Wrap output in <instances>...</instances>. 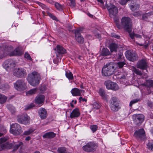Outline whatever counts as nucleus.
<instances>
[{"mask_svg":"<svg viewBox=\"0 0 153 153\" xmlns=\"http://www.w3.org/2000/svg\"><path fill=\"white\" fill-rule=\"evenodd\" d=\"M14 86L16 89L19 91L24 90L26 87L24 81L22 79L17 81L14 84Z\"/></svg>","mask_w":153,"mask_h":153,"instance_id":"nucleus-9","label":"nucleus"},{"mask_svg":"<svg viewBox=\"0 0 153 153\" xmlns=\"http://www.w3.org/2000/svg\"><path fill=\"white\" fill-rule=\"evenodd\" d=\"M99 95L102 97V99L104 100H106L107 98L104 90L102 88H100L99 90Z\"/></svg>","mask_w":153,"mask_h":153,"instance_id":"nucleus-29","label":"nucleus"},{"mask_svg":"<svg viewBox=\"0 0 153 153\" xmlns=\"http://www.w3.org/2000/svg\"><path fill=\"white\" fill-rule=\"evenodd\" d=\"M109 102L110 108L113 112H116L120 109V102L117 97H111L109 100Z\"/></svg>","mask_w":153,"mask_h":153,"instance_id":"nucleus-2","label":"nucleus"},{"mask_svg":"<svg viewBox=\"0 0 153 153\" xmlns=\"http://www.w3.org/2000/svg\"><path fill=\"white\" fill-rule=\"evenodd\" d=\"M130 69L136 74L141 76L142 75V73L141 71L139 69H137L135 67L133 66H131L130 67Z\"/></svg>","mask_w":153,"mask_h":153,"instance_id":"nucleus-30","label":"nucleus"},{"mask_svg":"<svg viewBox=\"0 0 153 153\" xmlns=\"http://www.w3.org/2000/svg\"><path fill=\"white\" fill-rule=\"evenodd\" d=\"M115 70L114 65L112 62L108 63L102 68V75L105 76H111L114 73Z\"/></svg>","mask_w":153,"mask_h":153,"instance_id":"nucleus-3","label":"nucleus"},{"mask_svg":"<svg viewBox=\"0 0 153 153\" xmlns=\"http://www.w3.org/2000/svg\"><path fill=\"white\" fill-rule=\"evenodd\" d=\"M7 97L3 95L0 94V103L2 104L6 102Z\"/></svg>","mask_w":153,"mask_h":153,"instance_id":"nucleus-33","label":"nucleus"},{"mask_svg":"<svg viewBox=\"0 0 153 153\" xmlns=\"http://www.w3.org/2000/svg\"><path fill=\"white\" fill-rule=\"evenodd\" d=\"M56 134L53 132H50L45 133L43 136L44 138H47L49 139L52 138L56 136Z\"/></svg>","mask_w":153,"mask_h":153,"instance_id":"nucleus-24","label":"nucleus"},{"mask_svg":"<svg viewBox=\"0 0 153 153\" xmlns=\"http://www.w3.org/2000/svg\"><path fill=\"white\" fill-rule=\"evenodd\" d=\"M40 78L39 75L37 73L34 71L28 74L27 80L30 85L33 86H36L39 83Z\"/></svg>","mask_w":153,"mask_h":153,"instance_id":"nucleus-1","label":"nucleus"},{"mask_svg":"<svg viewBox=\"0 0 153 153\" xmlns=\"http://www.w3.org/2000/svg\"><path fill=\"white\" fill-rule=\"evenodd\" d=\"M55 50H56V53L57 56L60 54H63L66 53V50L62 46L59 45H57L56 47V49L55 48Z\"/></svg>","mask_w":153,"mask_h":153,"instance_id":"nucleus-18","label":"nucleus"},{"mask_svg":"<svg viewBox=\"0 0 153 153\" xmlns=\"http://www.w3.org/2000/svg\"><path fill=\"white\" fill-rule=\"evenodd\" d=\"M79 100L80 101H81L82 100L83 101H86L87 100L85 99V98H83L82 97H79Z\"/></svg>","mask_w":153,"mask_h":153,"instance_id":"nucleus-61","label":"nucleus"},{"mask_svg":"<svg viewBox=\"0 0 153 153\" xmlns=\"http://www.w3.org/2000/svg\"><path fill=\"white\" fill-rule=\"evenodd\" d=\"M101 55L103 56H107L110 54V52L107 48H103L101 53Z\"/></svg>","mask_w":153,"mask_h":153,"instance_id":"nucleus-32","label":"nucleus"},{"mask_svg":"<svg viewBox=\"0 0 153 153\" xmlns=\"http://www.w3.org/2000/svg\"><path fill=\"white\" fill-rule=\"evenodd\" d=\"M88 15L91 18H92L93 16V15H91V14L90 13H88Z\"/></svg>","mask_w":153,"mask_h":153,"instance_id":"nucleus-64","label":"nucleus"},{"mask_svg":"<svg viewBox=\"0 0 153 153\" xmlns=\"http://www.w3.org/2000/svg\"><path fill=\"white\" fill-rule=\"evenodd\" d=\"M131 32H129V36L132 39H134L135 38V34L132 33H130Z\"/></svg>","mask_w":153,"mask_h":153,"instance_id":"nucleus-56","label":"nucleus"},{"mask_svg":"<svg viewBox=\"0 0 153 153\" xmlns=\"http://www.w3.org/2000/svg\"><path fill=\"white\" fill-rule=\"evenodd\" d=\"M39 115L42 119H45L47 116V112L44 108H41L39 111Z\"/></svg>","mask_w":153,"mask_h":153,"instance_id":"nucleus-21","label":"nucleus"},{"mask_svg":"<svg viewBox=\"0 0 153 153\" xmlns=\"http://www.w3.org/2000/svg\"><path fill=\"white\" fill-rule=\"evenodd\" d=\"M13 74L17 77L21 78L26 76L27 73L25 69L20 68L14 69Z\"/></svg>","mask_w":153,"mask_h":153,"instance_id":"nucleus-7","label":"nucleus"},{"mask_svg":"<svg viewBox=\"0 0 153 153\" xmlns=\"http://www.w3.org/2000/svg\"><path fill=\"white\" fill-rule=\"evenodd\" d=\"M71 93L73 96H80L81 95L80 90L77 88H74L71 91Z\"/></svg>","mask_w":153,"mask_h":153,"instance_id":"nucleus-25","label":"nucleus"},{"mask_svg":"<svg viewBox=\"0 0 153 153\" xmlns=\"http://www.w3.org/2000/svg\"><path fill=\"white\" fill-rule=\"evenodd\" d=\"M143 85L145 86V88L148 91V94H149L151 93V90L153 89V80H146Z\"/></svg>","mask_w":153,"mask_h":153,"instance_id":"nucleus-15","label":"nucleus"},{"mask_svg":"<svg viewBox=\"0 0 153 153\" xmlns=\"http://www.w3.org/2000/svg\"><path fill=\"white\" fill-rule=\"evenodd\" d=\"M133 16L135 17H137L140 16V14L138 12H136L132 13Z\"/></svg>","mask_w":153,"mask_h":153,"instance_id":"nucleus-57","label":"nucleus"},{"mask_svg":"<svg viewBox=\"0 0 153 153\" xmlns=\"http://www.w3.org/2000/svg\"><path fill=\"white\" fill-rule=\"evenodd\" d=\"M37 90V88L31 89L27 92V94L31 95L34 94L36 93Z\"/></svg>","mask_w":153,"mask_h":153,"instance_id":"nucleus-39","label":"nucleus"},{"mask_svg":"<svg viewBox=\"0 0 153 153\" xmlns=\"http://www.w3.org/2000/svg\"><path fill=\"white\" fill-rule=\"evenodd\" d=\"M134 136L137 138L144 139L145 137V131L143 129H140L134 132Z\"/></svg>","mask_w":153,"mask_h":153,"instance_id":"nucleus-17","label":"nucleus"},{"mask_svg":"<svg viewBox=\"0 0 153 153\" xmlns=\"http://www.w3.org/2000/svg\"><path fill=\"white\" fill-rule=\"evenodd\" d=\"M79 30H76L75 31V36L76 41L79 43L82 44L83 42L84 39L81 36L79 33Z\"/></svg>","mask_w":153,"mask_h":153,"instance_id":"nucleus-19","label":"nucleus"},{"mask_svg":"<svg viewBox=\"0 0 153 153\" xmlns=\"http://www.w3.org/2000/svg\"><path fill=\"white\" fill-rule=\"evenodd\" d=\"M120 26L122 29L123 28L128 33L131 32L132 30L131 22V19L128 17H123L121 21Z\"/></svg>","mask_w":153,"mask_h":153,"instance_id":"nucleus-4","label":"nucleus"},{"mask_svg":"<svg viewBox=\"0 0 153 153\" xmlns=\"http://www.w3.org/2000/svg\"><path fill=\"white\" fill-rule=\"evenodd\" d=\"M11 50V48L7 46L5 44H1L0 45V51H2L4 53H7Z\"/></svg>","mask_w":153,"mask_h":153,"instance_id":"nucleus-22","label":"nucleus"},{"mask_svg":"<svg viewBox=\"0 0 153 153\" xmlns=\"http://www.w3.org/2000/svg\"><path fill=\"white\" fill-rule=\"evenodd\" d=\"M30 138H31L30 136H28L26 137L25 140L26 141H29L30 140Z\"/></svg>","mask_w":153,"mask_h":153,"instance_id":"nucleus-62","label":"nucleus"},{"mask_svg":"<svg viewBox=\"0 0 153 153\" xmlns=\"http://www.w3.org/2000/svg\"><path fill=\"white\" fill-rule=\"evenodd\" d=\"M135 37H136V38H141V36L139 34H135Z\"/></svg>","mask_w":153,"mask_h":153,"instance_id":"nucleus-60","label":"nucleus"},{"mask_svg":"<svg viewBox=\"0 0 153 153\" xmlns=\"http://www.w3.org/2000/svg\"><path fill=\"white\" fill-rule=\"evenodd\" d=\"M55 5L57 9L58 10L62 11L63 10V6L58 3H56Z\"/></svg>","mask_w":153,"mask_h":153,"instance_id":"nucleus-40","label":"nucleus"},{"mask_svg":"<svg viewBox=\"0 0 153 153\" xmlns=\"http://www.w3.org/2000/svg\"><path fill=\"white\" fill-rule=\"evenodd\" d=\"M153 12H150L147 13H143L142 17V19L143 20L147 21L149 17L153 14Z\"/></svg>","mask_w":153,"mask_h":153,"instance_id":"nucleus-26","label":"nucleus"},{"mask_svg":"<svg viewBox=\"0 0 153 153\" xmlns=\"http://www.w3.org/2000/svg\"><path fill=\"white\" fill-rule=\"evenodd\" d=\"M129 6L130 9L132 11L138 10L140 7L139 4H134L133 3H131Z\"/></svg>","mask_w":153,"mask_h":153,"instance_id":"nucleus-28","label":"nucleus"},{"mask_svg":"<svg viewBox=\"0 0 153 153\" xmlns=\"http://www.w3.org/2000/svg\"><path fill=\"white\" fill-rule=\"evenodd\" d=\"M8 138L6 137H4L3 138H0V144L3 143L5 142H6Z\"/></svg>","mask_w":153,"mask_h":153,"instance_id":"nucleus-49","label":"nucleus"},{"mask_svg":"<svg viewBox=\"0 0 153 153\" xmlns=\"http://www.w3.org/2000/svg\"><path fill=\"white\" fill-rule=\"evenodd\" d=\"M114 21L117 27L119 29H122V27L119 24V19L118 18H116V16L114 18Z\"/></svg>","mask_w":153,"mask_h":153,"instance_id":"nucleus-34","label":"nucleus"},{"mask_svg":"<svg viewBox=\"0 0 153 153\" xmlns=\"http://www.w3.org/2000/svg\"><path fill=\"white\" fill-rule=\"evenodd\" d=\"M45 97L42 95L37 96L35 98V103L37 104H40L43 103L45 101Z\"/></svg>","mask_w":153,"mask_h":153,"instance_id":"nucleus-20","label":"nucleus"},{"mask_svg":"<svg viewBox=\"0 0 153 153\" xmlns=\"http://www.w3.org/2000/svg\"><path fill=\"white\" fill-rule=\"evenodd\" d=\"M126 65V63L123 62H120L117 63V65L119 68H122L124 65Z\"/></svg>","mask_w":153,"mask_h":153,"instance_id":"nucleus-44","label":"nucleus"},{"mask_svg":"<svg viewBox=\"0 0 153 153\" xmlns=\"http://www.w3.org/2000/svg\"><path fill=\"white\" fill-rule=\"evenodd\" d=\"M59 153H69L66 150V149L64 147H60L58 149Z\"/></svg>","mask_w":153,"mask_h":153,"instance_id":"nucleus-36","label":"nucleus"},{"mask_svg":"<svg viewBox=\"0 0 153 153\" xmlns=\"http://www.w3.org/2000/svg\"><path fill=\"white\" fill-rule=\"evenodd\" d=\"M17 120L19 123L26 125L29 122V117L27 115H19L17 117Z\"/></svg>","mask_w":153,"mask_h":153,"instance_id":"nucleus-14","label":"nucleus"},{"mask_svg":"<svg viewBox=\"0 0 153 153\" xmlns=\"http://www.w3.org/2000/svg\"><path fill=\"white\" fill-rule=\"evenodd\" d=\"M73 27V26L71 25H69L68 26V30L71 31L72 30V29Z\"/></svg>","mask_w":153,"mask_h":153,"instance_id":"nucleus-59","label":"nucleus"},{"mask_svg":"<svg viewBox=\"0 0 153 153\" xmlns=\"http://www.w3.org/2000/svg\"><path fill=\"white\" fill-rule=\"evenodd\" d=\"M65 75L66 77L69 80H72L74 78L73 74L70 71L66 72Z\"/></svg>","mask_w":153,"mask_h":153,"instance_id":"nucleus-37","label":"nucleus"},{"mask_svg":"<svg viewBox=\"0 0 153 153\" xmlns=\"http://www.w3.org/2000/svg\"><path fill=\"white\" fill-rule=\"evenodd\" d=\"M80 113L78 109L76 108L73 110L70 115V117L72 118L74 117H77L80 115Z\"/></svg>","mask_w":153,"mask_h":153,"instance_id":"nucleus-23","label":"nucleus"},{"mask_svg":"<svg viewBox=\"0 0 153 153\" xmlns=\"http://www.w3.org/2000/svg\"><path fill=\"white\" fill-rule=\"evenodd\" d=\"M48 15L51 17L52 19L53 20H56L57 19L56 18V17L55 16L53 15L51 13H48Z\"/></svg>","mask_w":153,"mask_h":153,"instance_id":"nucleus-51","label":"nucleus"},{"mask_svg":"<svg viewBox=\"0 0 153 153\" xmlns=\"http://www.w3.org/2000/svg\"><path fill=\"white\" fill-rule=\"evenodd\" d=\"M5 149H11L13 147V145L11 143L7 142L4 143Z\"/></svg>","mask_w":153,"mask_h":153,"instance_id":"nucleus-41","label":"nucleus"},{"mask_svg":"<svg viewBox=\"0 0 153 153\" xmlns=\"http://www.w3.org/2000/svg\"><path fill=\"white\" fill-rule=\"evenodd\" d=\"M5 149L4 144H0V151H2Z\"/></svg>","mask_w":153,"mask_h":153,"instance_id":"nucleus-54","label":"nucleus"},{"mask_svg":"<svg viewBox=\"0 0 153 153\" xmlns=\"http://www.w3.org/2000/svg\"><path fill=\"white\" fill-rule=\"evenodd\" d=\"M139 100H138L137 99H136L132 101H131L130 103V104H129L130 106H131L133 104L139 101Z\"/></svg>","mask_w":153,"mask_h":153,"instance_id":"nucleus-50","label":"nucleus"},{"mask_svg":"<svg viewBox=\"0 0 153 153\" xmlns=\"http://www.w3.org/2000/svg\"><path fill=\"white\" fill-rule=\"evenodd\" d=\"M33 130L32 129H29L27 131H25L23 134L25 135H28L31 133L33 132Z\"/></svg>","mask_w":153,"mask_h":153,"instance_id":"nucleus-46","label":"nucleus"},{"mask_svg":"<svg viewBox=\"0 0 153 153\" xmlns=\"http://www.w3.org/2000/svg\"><path fill=\"white\" fill-rule=\"evenodd\" d=\"M3 65L6 70L8 71L9 69L14 67L16 64L13 60L8 59L4 62Z\"/></svg>","mask_w":153,"mask_h":153,"instance_id":"nucleus-13","label":"nucleus"},{"mask_svg":"<svg viewBox=\"0 0 153 153\" xmlns=\"http://www.w3.org/2000/svg\"><path fill=\"white\" fill-rule=\"evenodd\" d=\"M93 107L94 108L98 109L100 107V105L97 102H95L93 105Z\"/></svg>","mask_w":153,"mask_h":153,"instance_id":"nucleus-48","label":"nucleus"},{"mask_svg":"<svg viewBox=\"0 0 153 153\" xmlns=\"http://www.w3.org/2000/svg\"><path fill=\"white\" fill-rule=\"evenodd\" d=\"M7 108L10 111L12 114H13L15 113L16 112L15 107L11 105H8L7 106Z\"/></svg>","mask_w":153,"mask_h":153,"instance_id":"nucleus-35","label":"nucleus"},{"mask_svg":"<svg viewBox=\"0 0 153 153\" xmlns=\"http://www.w3.org/2000/svg\"><path fill=\"white\" fill-rule=\"evenodd\" d=\"M125 55L126 58L131 61L134 62L137 60L138 58L137 54L130 50L127 51L126 52Z\"/></svg>","mask_w":153,"mask_h":153,"instance_id":"nucleus-11","label":"nucleus"},{"mask_svg":"<svg viewBox=\"0 0 153 153\" xmlns=\"http://www.w3.org/2000/svg\"><path fill=\"white\" fill-rule=\"evenodd\" d=\"M71 1V4L70 5L71 7H74L75 5V0H69Z\"/></svg>","mask_w":153,"mask_h":153,"instance_id":"nucleus-53","label":"nucleus"},{"mask_svg":"<svg viewBox=\"0 0 153 153\" xmlns=\"http://www.w3.org/2000/svg\"><path fill=\"white\" fill-rule=\"evenodd\" d=\"M147 146L149 149L152 150L153 149V142H149L147 144Z\"/></svg>","mask_w":153,"mask_h":153,"instance_id":"nucleus-45","label":"nucleus"},{"mask_svg":"<svg viewBox=\"0 0 153 153\" xmlns=\"http://www.w3.org/2000/svg\"><path fill=\"white\" fill-rule=\"evenodd\" d=\"M104 84L105 85L106 88L108 89H111L114 91H116L119 89V87L117 84L110 80L105 81Z\"/></svg>","mask_w":153,"mask_h":153,"instance_id":"nucleus-10","label":"nucleus"},{"mask_svg":"<svg viewBox=\"0 0 153 153\" xmlns=\"http://www.w3.org/2000/svg\"><path fill=\"white\" fill-rule=\"evenodd\" d=\"M138 44L139 45H140V46H144V47L145 48H147L148 46H149V44H148V43L146 44Z\"/></svg>","mask_w":153,"mask_h":153,"instance_id":"nucleus-58","label":"nucleus"},{"mask_svg":"<svg viewBox=\"0 0 153 153\" xmlns=\"http://www.w3.org/2000/svg\"><path fill=\"white\" fill-rule=\"evenodd\" d=\"M10 132L15 135H17L20 134L22 132V130L19 124L15 123L10 125Z\"/></svg>","mask_w":153,"mask_h":153,"instance_id":"nucleus-6","label":"nucleus"},{"mask_svg":"<svg viewBox=\"0 0 153 153\" xmlns=\"http://www.w3.org/2000/svg\"><path fill=\"white\" fill-rule=\"evenodd\" d=\"M105 6L108 11L109 15L111 18H114L116 16L118 13V10L116 6L111 3L106 4Z\"/></svg>","mask_w":153,"mask_h":153,"instance_id":"nucleus-5","label":"nucleus"},{"mask_svg":"<svg viewBox=\"0 0 153 153\" xmlns=\"http://www.w3.org/2000/svg\"><path fill=\"white\" fill-rule=\"evenodd\" d=\"M22 54V51L20 50L18 48H16L12 52L10 55L11 56H20Z\"/></svg>","mask_w":153,"mask_h":153,"instance_id":"nucleus-27","label":"nucleus"},{"mask_svg":"<svg viewBox=\"0 0 153 153\" xmlns=\"http://www.w3.org/2000/svg\"><path fill=\"white\" fill-rule=\"evenodd\" d=\"M24 57L27 59H29L31 61L32 59L29 54L28 53H25L24 55Z\"/></svg>","mask_w":153,"mask_h":153,"instance_id":"nucleus-47","label":"nucleus"},{"mask_svg":"<svg viewBox=\"0 0 153 153\" xmlns=\"http://www.w3.org/2000/svg\"><path fill=\"white\" fill-rule=\"evenodd\" d=\"M34 104L33 103H32L30 105H28L27 107V108H25V110H28L29 109H30L33 107L34 106Z\"/></svg>","mask_w":153,"mask_h":153,"instance_id":"nucleus-55","label":"nucleus"},{"mask_svg":"<svg viewBox=\"0 0 153 153\" xmlns=\"http://www.w3.org/2000/svg\"><path fill=\"white\" fill-rule=\"evenodd\" d=\"M144 116L142 114H135L133 116L134 123L137 126H140L144 120Z\"/></svg>","mask_w":153,"mask_h":153,"instance_id":"nucleus-12","label":"nucleus"},{"mask_svg":"<svg viewBox=\"0 0 153 153\" xmlns=\"http://www.w3.org/2000/svg\"><path fill=\"white\" fill-rule=\"evenodd\" d=\"M126 78V76H125V75H123L122 76H121L120 78L121 79H125Z\"/></svg>","mask_w":153,"mask_h":153,"instance_id":"nucleus-63","label":"nucleus"},{"mask_svg":"<svg viewBox=\"0 0 153 153\" xmlns=\"http://www.w3.org/2000/svg\"><path fill=\"white\" fill-rule=\"evenodd\" d=\"M97 146V145L93 143L90 142L88 143L82 147L83 149L88 152H91L95 151Z\"/></svg>","mask_w":153,"mask_h":153,"instance_id":"nucleus-8","label":"nucleus"},{"mask_svg":"<svg viewBox=\"0 0 153 153\" xmlns=\"http://www.w3.org/2000/svg\"><path fill=\"white\" fill-rule=\"evenodd\" d=\"M123 55V54L122 53L118 52L116 55V57L117 59L118 60H119L121 59L122 56Z\"/></svg>","mask_w":153,"mask_h":153,"instance_id":"nucleus-43","label":"nucleus"},{"mask_svg":"<svg viewBox=\"0 0 153 153\" xmlns=\"http://www.w3.org/2000/svg\"><path fill=\"white\" fill-rule=\"evenodd\" d=\"M111 36L112 37H114L117 39H119L120 38V36L119 35H117L114 33H111Z\"/></svg>","mask_w":153,"mask_h":153,"instance_id":"nucleus-52","label":"nucleus"},{"mask_svg":"<svg viewBox=\"0 0 153 153\" xmlns=\"http://www.w3.org/2000/svg\"><path fill=\"white\" fill-rule=\"evenodd\" d=\"M97 125H93L90 126V128L93 132H95L97 130Z\"/></svg>","mask_w":153,"mask_h":153,"instance_id":"nucleus-42","label":"nucleus"},{"mask_svg":"<svg viewBox=\"0 0 153 153\" xmlns=\"http://www.w3.org/2000/svg\"><path fill=\"white\" fill-rule=\"evenodd\" d=\"M117 45L115 43H112L110 45V48L111 52L117 51Z\"/></svg>","mask_w":153,"mask_h":153,"instance_id":"nucleus-31","label":"nucleus"},{"mask_svg":"<svg viewBox=\"0 0 153 153\" xmlns=\"http://www.w3.org/2000/svg\"><path fill=\"white\" fill-rule=\"evenodd\" d=\"M137 67V68L141 69L146 70L147 67V62L146 59H143L138 61Z\"/></svg>","mask_w":153,"mask_h":153,"instance_id":"nucleus-16","label":"nucleus"},{"mask_svg":"<svg viewBox=\"0 0 153 153\" xmlns=\"http://www.w3.org/2000/svg\"><path fill=\"white\" fill-rule=\"evenodd\" d=\"M23 144L22 142H19L18 144H16L13 147V152H15L20 146H21Z\"/></svg>","mask_w":153,"mask_h":153,"instance_id":"nucleus-38","label":"nucleus"}]
</instances>
